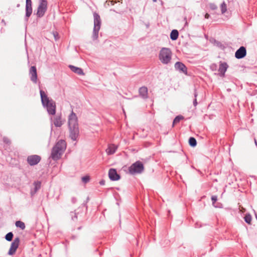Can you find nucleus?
<instances>
[{"label": "nucleus", "mask_w": 257, "mask_h": 257, "mask_svg": "<svg viewBox=\"0 0 257 257\" xmlns=\"http://www.w3.org/2000/svg\"><path fill=\"white\" fill-rule=\"evenodd\" d=\"M68 126L69 137L73 141H76L79 134L78 118L76 114L72 110L68 116Z\"/></svg>", "instance_id": "obj_1"}, {"label": "nucleus", "mask_w": 257, "mask_h": 257, "mask_svg": "<svg viewBox=\"0 0 257 257\" xmlns=\"http://www.w3.org/2000/svg\"><path fill=\"white\" fill-rule=\"evenodd\" d=\"M40 93L43 106L46 108L49 115H54L56 113V108L55 102L50 99L43 90H40Z\"/></svg>", "instance_id": "obj_2"}, {"label": "nucleus", "mask_w": 257, "mask_h": 257, "mask_svg": "<svg viewBox=\"0 0 257 257\" xmlns=\"http://www.w3.org/2000/svg\"><path fill=\"white\" fill-rule=\"evenodd\" d=\"M66 148V143L63 140H60L53 147L51 157L53 160H58L63 154Z\"/></svg>", "instance_id": "obj_3"}, {"label": "nucleus", "mask_w": 257, "mask_h": 257, "mask_svg": "<svg viewBox=\"0 0 257 257\" xmlns=\"http://www.w3.org/2000/svg\"><path fill=\"white\" fill-rule=\"evenodd\" d=\"M159 60L164 64H168L172 59V52L169 48H163L160 51Z\"/></svg>", "instance_id": "obj_4"}, {"label": "nucleus", "mask_w": 257, "mask_h": 257, "mask_svg": "<svg viewBox=\"0 0 257 257\" xmlns=\"http://www.w3.org/2000/svg\"><path fill=\"white\" fill-rule=\"evenodd\" d=\"M144 171V166L143 163L138 161L132 164L128 168L129 173L132 175L141 174Z\"/></svg>", "instance_id": "obj_5"}, {"label": "nucleus", "mask_w": 257, "mask_h": 257, "mask_svg": "<svg viewBox=\"0 0 257 257\" xmlns=\"http://www.w3.org/2000/svg\"><path fill=\"white\" fill-rule=\"evenodd\" d=\"M47 0H39V4L36 13L38 17L41 18L44 15L47 10Z\"/></svg>", "instance_id": "obj_6"}, {"label": "nucleus", "mask_w": 257, "mask_h": 257, "mask_svg": "<svg viewBox=\"0 0 257 257\" xmlns=\"http://www.w3.org/2000/svg\"><path fill=\"white\" fill-rule=\"evenodd\" d=\"M20 241V238L18 237H16L14 239V241L11 243L10 248L8 252V254L9 255H13L15 253L17 248L19 247Z\"/></svg>", "instance_id": "obj_7"}, {"label": "nucleus", "mask_w": 257, "mask_h": 257, "mask_svg": "<svg viewBox=\"0 0 257 257\" xmlns=\"http://www.w3.org/2000/svg\"><path fill=\"white\" fill-rule=\"evenodd\" d=\"M41 158L37 155L29 156L27 158L28 163L31 166L38 164L41 161Z\"/></svg>", "instance_id": "obj_8"}, {"label": "nucleus", "mask_w": 257, "mask_h": 257, "mask_svg": "<svg viewBox=\"0 0 257 257\" xmlns=\"http://www.w3.org/2000/svg\"><path fill=\"white\" fill-rule=\"evenodd\" d=\"M174 67L175 69L179 71L180 72L183 73L185 74H187V68L183 63L177 62L175 64Z\"/></svg>", "instance_id": "obj_9"}, {"label": "nucleus", "mask_w": 257, "mask_h": 257, "mask_svg": "<svg viewBox=\"0 0 257 257\" xmlns=\"http://www.w3.org/2000/svg\"><path fill=\"white\" fill-rule=\"evenodd\" d=\"M108 176L111 181H117L120 178V175L117 174L116 169L112 168L109 169Z\"/></svg>", "instance_id": "obj_10"}, {"label": "nucleus", "mask_w": 257, "mask_h": 257, "mask_svg": "<svg viewBox=\"0 0 257 257\" xmlns=\"http://www.w3.org/2000/svg\"><path fill=\"white\" fill-rule=\"evenodd\" d=\"M246 54V50L244 47H240L235 53V57L237 59H242L244 58Z\"/></svg>", "instance_id": "obj_11"}, {"label": "nucleus", "mask_w": 257, "mask_h": 257, "mask_svg": "<svg viewBox=\"0 0 257 257\" xmlns=\"http://www.w3.org/2000/svg\"><path fill=\"white\" fill-rule=\"evenodd\" d=\"M29 74L30 75L31 80L36 83L37 81V69L35 66H33L31 67Z\"/></svg>", "instance_id": "obj_12"}, {"label": "nucleus", "mask_w": 257, "mask_h": 257, "mask_svg": "<svg viewBox=\"0 0 257 257\" xmlns=\"http://www.w3.org/2000/svg\"><path fill=\"white\" fill-rule=\"evenodd\" d=\"M228 67V65L226 62H222L220 61L219 62V67L218 69V71L219 72V75L221 77H224L225 75V73L226 71L227 68Z\"/></svg>", "instance_id": "obj_13"}, {"label": "nucleus", "mask_w": 257, "mask_h": 257, "mask_svg": "<svg viewBox=\"0 0 257 257\" xmlns=\"http://www.w3.org/2000/svg\"><path fill=\"white\" fill-rule=\"evenodd\" d=\"M32 1H26L25 17L27 20L28 19L32 13Z\"/></svg>", "instance_id": "obj_14"}, {"label": "nucleus", "mask_w": 257, "mask_h": 257, "mask_svg": "<svg viewBox=\"0 0 257 257\" xmlns=\"http://www.w3.org/2000/svg\"><path fill=\"white\" fill-rule=\"evenodd\" d=\"M117 149V146L114 144H110L108 146L107 148L106 149V152L107 155H112Z\"/></svg>", "instance_id": "obj_15"}, {"label": "nucleus", "mask_w": 257, "mask_h": 257, "mask_svg": "<svg viewBox=\"0 0 257 257\" xmlns=\"http://www.w3.org/2000/svg\"><path fill=\"white\" fill-rule=\"evenodd\" d=\"M139 94L143 98H148V88L145 86H143L140 88Z\"/></svg>", "instance_id": "obj_16"}, {"label": "nucleus", "mask_w": 257, "mask_h": 257, "mask_svg": "<svg viewBox=\"0 0 257 257\" xmlns=\"http://www.w3.org/2000/svg\"><path fill=\"white\" fill-rule=\"evenodd\" d=\"M70 70L73 72L79 75H83L84 73L82 69L79 67H77L73 65H70L69 66Z\"/></svg>", "instance_id": "obj_17"}, {"label": "nucleus", "mask_w": 257, "mask_h": 257, "mask_svg": "<svg viewBox=\"0 0 257 257\" xmlns=\"http://www.w3.org/2000/svg\"><path fill=\"white\" fill-rule=\"evenodd\" d=\"M54 124L56 127H60L62 126L63 123L61 120V116H56L54 119Z\"/></svg>", "instance_id": "obj_18"}, {"label": "nucleus", "mask_w": 257, "mask_h": 257, "mask_svg": "<svg viewBox=\"0 0 257 257\" xmlns=\"http://www.w3.org/2000/svg\"><path fill=\"white\" fill-rule=\"evenodd\" d=\"M94 17V28H93V39L95 40L96 39V12L93 13Z\"/></svg>", "instance_id": "obj_19"}, {"label": "nucleus", "mask_w": 257, "mask_h": 257, "mask_svg": "<svg viewBox=\"0 0 257 257\" xmlns=\"http://www.w3.org/2000/svg\"><path fill=\"white\" fill-rule=\"evenodd\" d=\"M178 31L177 30H173L170 34V38L172 40L174 41L178 39Z\"/></svg>", "instance_id": "obj_20"}, {"label": "nucleus", "mask_w": 257, "mask_h": 257, "mask_svg": "<svg viewBox=\"0 0 257 257\" xmlns=\"http://www.w3.org/2000/svg\"><path fill=\"white\" fill-rule=\"evenodd\" d=\"M184 119V116L181 115H178L174 118L173 122V126L178 123H179L181 120Z\"/></svg>", "instance_id": "obj_21"}, {"label": "nucleus", "mask_w": 257, "mask_h": 257, "mask_svg": "<svg viewBox=\"0 0 257 257\" xmlns=\"http://www.w3.org/2000/svg\"><path fill=\"white\" fill-rule=\"evenodd\" d=\"M15 224L17 227H19L22 230H23L25 228V223L21 221H17L16 222Z\"/></svg>", "instance_id": "obj_22"}, {"label": "nucleus", "mask_w": 257, "mask_h": 257, "mask_svg": "<svg viewBox=\"0 0 257 257\" xmlns=\"http://www.w3.org/2000/svg\"><path fill=\"white\" fill-rule=\"evenodd\" d=\"M189 144L190 146L194 147L197 145L196 139L193 137H190L189 139Z\"/></svg>", "instance_id": "obj_23"}, {"label": "nucleus", "mask_w": 257, "mask_h": 257, "mask_svg": "<svg viewBox=\"0 0 257 257\" xmlns=\"http://www.w3.org/2000/svg\"><path fill=\"white\" fill-rule=\"evenodd\" d=\"M244 221L248 224H251L252 217L250 214H246L244 217Z\"/></svg>", "instance_id": "obj_24"}, {"label": "nucleus", "mask_w": 257, "mask_h": 257, "mask_svg": "<svg viewBox=\"0 0 257 257\" xmlns=\"http://www.w3.org/2000/svg\"><path fill=\"white\" fill-rule=\"evenodd\" d=\"M90 177L88 175H86L81 177V181L84 184H86L90 181Z\"/></svg>", "instance_id": "obj_25"}, {"label": "nucleus", "mask_w": 257, "mask_h": 257, "mask_svg": "<svg viewBox=\"0 0 257 257\" xmlns=\"http://www.w3.org/2000/svg\"><path fill=\"white\" fill-rule=\"evenodd\" d=\"M220 9L221 11V13L222 14H224L227 11V6L225 4V2H223L220 6Z\"/></svg>", "instance_id": "obj_26"}, {"label": "nucleus", "mask_w": 257, "mask_h": 257, "mask_svg": "<svg viewBox=\"0 0 257 257\" xmlns=\"http://www.w3.org/2000/svg\"><path fill=\"white\" fill-rule=\"evenodd\" d=\"M13 233L12 232L8 233L5 236V238L7 241H11L13 239Z\"/></svg>", "instance_id": "obj_27"}, {"label": "nucleus", "mask_w": 257, "mask_h": 257, "mask_svg": "<svg viewBox=\"0 0 257 257\" xmlns=\"http://www.w3.org/2000/svg\"><path fill=\"white\" fill-rule=\"evenodd\" d=\"M34 188L36 190H39L41 188V182L40 181H35L34 183Z\"/></svg>", "instance_id": "obj_28"}, {"label": "nucleus", "mask_w": 257, "mask_h": 257, "mask_svg": "<svg viewBox=\"0 0 257 257\" xmlns=\"http://www.w3.org/2000/svg\"><path fill=\"white\" fill-rule=\"evenodd\" d=\"M209 7L212 10H216L217 9V6L214 3H210Z\"/></svg>", "instance_id": "obj_29"}, {"label": "nucleus", "mask_w": 257, "mask_h": 257, "mask_svg": "<svg viewBox=\"0 0 257 257\" xmlns=\"http://www.w3.org/2000/svg\"><path fill=\"white\" fill-rule=\"evenodd\" d=\"M101 21L99 16L97 15V34L100 29Z\"/></svg>", "instance_id": "obj_30"}, {"label": "nucleus", "mask_w": 257, "mask_h": 257, "mask_svg": "<svg viewBox=\"0 0 257 257\" xmlns=\"http://www.w3.org/2000/svg\"><path fill=\"white\" fill-rule=\"evenodd\" d=\"M211 200H212V204L213 205H214L215 203L217 200V196H216V195L212 196V197H211Z\"/></svg>", "instance_id": "obj_31"}, {"label": "nucleus", "mask_w": 257, "mask_h": 257, "mask_svg": "<svg viewBox=\"0 0 257 257\" xmlns=\"http://www.w3.org/2000/svg\"><path fill=\"white\" fill-rule=\"evenodd\" d=\"M53 34L55 38V40L57 41L59 39L58 33L57 32H53Z\"/></svg>", "instance_id": "obj_32"}, {"label": "nucleus", "mask_w": 257, "mask_h": 257, "mask_svg": "<svg viewBox=\"0 0 257 257\" xmlns=\"http://www.w3.org/2000/svg\"><path fill=\"white\" fill-rule=\"evenodd\" d=\"M217 66L216 64H212L211 65H210V68L212 70H216V69H217Z\"/></svg>", "instance_id": "obj_33"}, {"label": "nucleus", "mask_w": 257, "mask_h": 257, "mask_svg": "<svg viewBox=\"0 0 257 257\" xmlns=\"http://www.w3.org/2000/svg\"><path fill=\"white\" fill-rule=\"evenodd\" d=\"M37 191L38 190H36L35 188L33 189H32L31 191V196H33Z\"/></svg>", "instance_id": "obj_34"}, {"label": "nucleus", "mask_w": 257, "mask_h": 257, "mask_svg": "<svg viewBox=\"0 0 257 257\" xmlns=\"http://www.w3.org/2000/svg\"><path fill=\"white\" fill-rule=\"evenodd\" d=\"M193 103V105H194V106H197L198 103H197V99L196 98H195L194 99Z\"/></svg>", "instance_id": "obj_35"}, {"label": "nucleus", "mask_w": 257, "mask_h": 257, "mask_svg": "<svg viewBox=\"0 0 257 257\" xmlns=\"http://www.w3.org/2000/svg\"><path fill=\"white\" fill-rule=\"evenodd\" d=\"M194 97H195V98H197V95H198V94H197V91H196V89H195V90H194Z\"/></svg>", "instance_id": "obj_36"}, {"label": "nucleus", "mask_w": 257, "mask_h": 257, "mask_svg": "<svg viewBox=\"0 0 257 257\" xmlns=\"http://www.w3.org/2000/svg\"><path fill=\"white\" fill-rule=\"evenodd\" d=\"M99 184H100L101 185H104V184H105V181H104V180H101V181L99 182Z\"/></svg>", "instance_id": "obj_37"}, {"label": "nucleus", "mask_w": 257, "mask_h": 257, "mask_svg": "<svg viewBox=\"0 0 257 257\" xmlns=\"http://www.w3.org/2000/svg\"><path fill=\"white\" fill-rule=\"evenodd\" d=\"M72 202H73V203H75V202H76V199L75 198H74V197H73V198H72Z\"/></svg>", "instance_id": "obj_38"}, {"label": "nucleus", "mask_w": 257, "mask_h": 257, "mask_svg": "<svg viewBox=\"0 0 257 257\" xmlns=\"http://www.w3.org/2000/svg\"><path fill=\"white\" fill-rule=\"evenodd\" d=\"M209 16H209V15L208 14H205V18L206 19H208V18H209Z\"/></svg>", "instance_id": "obj_39"}, {"label": "nucleus", "mask_w": 257, "mask_h": 257, "mask_svg": "<svg viewBox=\"0 0 257 257\" xmlns=\"http://www.w3.org/2000/svg\"><path fill=\"white\" fill-rule=\"evenodd\" d=\"M72 219H73V220H75V219H77V216H76V214H75L74 216V217H73V216H72Z\"/></svg>", "instance_id": "obj_40"}, {"label": "nucleus", "mask_w": 257, "mask_h": 257, "mask_svg": "<svg viewBox=\"0 0 257 257\" xmlns=\"http://www.w3.org/2000/svg\"><path fill=\"white\" fill-rule=\"evenodd\" d=\"M255 144L257 146V142L255 139H254Z\"/></svg>", "instance_id": "obj_41"}, {"label": "nucleus", "mask_w": 257, "mask_h": 257, "mask_svg": "<svg viewBox=\"0 0 257 257\" xmlns=\"http://www.w3.org/2000/svg\"><path fill=\"white\" fill-rule=\"evenodd\" d=\"M153 2L156 3L157 2V0H153Z\"/></svg>", "instance_id": "obj_42"}, {"label": "nucleus", "mask_w": 257, "mask_h": 257, "mask_svg": "<svg viewBox=\"0 0 257 257\" xmlns=\"http://www.w3.org/2000/svg\"><path fill=\"white\" fill-rule=\"evenodd\" d=\"M255 218H256V220H257V214H256V213H255Z\"/></svg>", "instance_id": "obj_43"}, {"label": "nucleus", "mask_w": 257, "mask_h": 257, "mask_svg": "<svg viewBox=\"0 0 257 257\" xmlns=\"http://www.w3.org/2000/svg\"><path fill=\"white\" fill-rule=\"evenodd\" d=\"M161 1V4L162 5H163V1Z\"/></svg>", "instance_id": "obj_44"}, {"label": "nucleus", "mask_w": 257, "mask_h": 257, "mask_svg": "<svg viewBox=\"0 0 257 257\" xmlns=\"http://www.w3.org/2000/svg\"><path fill=\"white\" fill-rule=\"evenodd\" d=\"M20 7V4H18L17 5V7Z\"/></svg>", "instance_id": "obj_45"}]
</instances>
